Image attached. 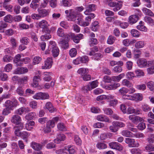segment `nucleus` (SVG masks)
Returning a JSON list of instances; mask_svg holds the SVG:
<instances>
[{
	"mask_svg": "<svg viewBox=\"0 0 154 154\" xmlns=\"http://www.w3.org/2000/svg\"><path fill=\"white\" fill-rule=\"evenodd\" d=\"M12 59V57L8 55H5L3 58V60L5 62H9Z\"/></svg>",
	"mask_w": 154,
	"mask_h": 154,
	"instance_id": "59",
	"label": "nucleus"
},
{
	"mask_svg": "<svg viewBox=\"0 0 154 154\" xmlns=\"http://www.w3.org/2000/svg\"><path fill=\"white\" fill-rule=\"evenodd\" d=\"M147 140L149 143H153L154 142V134H151L149 137H148Z\"/></svg>",
	"mask_w": 154,
	"mask_h": 154,
	"instance_id": "64",
	"label": "nucleus"
},
{
	"mask_svg": "<svg viewBox=\"0 0 154 154\" xmlns=\"http://www.w3.org/2000/svg\"><path fill=\"white\" fill-rule=\"evenodd\" d=\"M148 74H152L154 73V65H152L150 67L147 69Z\"/></svg>",
	"mask_w": 154,
	"mask_h": 154,
	"instance_id": "57",
	"label": "nucleus"
},
{
	"mask_svg": "<svg viewBox=\"0 0 154 154\" xmlns=\"http://www.w3.org/2000/svg\"><path fill=\"white\" fill-rule=\"evenodd\" d=\"M21 55L20 54L17 55L14 60V62L16 64L17 66H20L22 65V61L20 59Z\"/></svg>",
	"mask_w": 154,
	"mask_h": 154,
	"instance_id": "14",
	"label": "nucleus"
},
{
	"mask_svg": "<svg viewBox=\"0 0 154 154\" xmlns=\"http://www.w3.org/2000/svg\"><path fill=\"white\" fill-rule=\"evenodd\" d=\"M129 119L134 123H138L143 120L142 118L135 115H132L129 116Z\"/></svg>",
	"mask_w": 154,
	"mask_h": 154,
	"instance_id": "7",
	"label": "nucleus"
},
{
	"mask_svg": "<svg viewBox=\"0 0 154 154\" xmlns=\"http://www.w3.org/2000/svg\"><path fill=\"white\" fill-rule=\"evenodd\" d=\"M64 151L65 152L67 151L69 154H73L75 151V147L73 146H66L64 148Z\"/></svg>",
	"mask_w": 154,
	"mask_h": 154,
	"instance_id": "18",
	"label": "nucleus"
},
{
	"mask_svg": "<svg viewBox=\"0 0 154 154\" xmlns=\"http://www.w3.org/2000/svg\"><path fill=\"white\" fill-rule=\"evenodd\" d=\"M52 64V59L51 58H48L45 61L44 66H42V69H47L50 68Z\"/></svg>",
	"mask_w": 154,
	"mask_h": 154,
	"instance_id": "10",
	"label": "nucleus"
},
{
	"mask_svg": "<svg viewBox=\"0 0 154 154\" xmlns=\"http://www.w3.org/2000/svg\"><path fill=\"white\" fill-rule=\"evenodd\" d=\"M147 86L151 91L154 90V82L152 81H150L147 83Z\"/></svg>",
	"mask_w": 154,
	"mask_h": 154,
	"instance_id": "54",
	"label": "nucleus"
},
{
	"mask_svg": "<svg viewBox=\"0 0 154 154\" xmlns=\"http://www.w3.org/2000/svg\"><path fill=\"white\" fill-rule=\"evenodd\" d=\"M58 129L61 131H65L66 129L64 124L62 123H58L57 125Z\"/></svg>",
	"mask_w": 154,
	"mask_h": 154,
	"instance_id": "32",
	"label": "nucleus"
},
{
	"mask_svg": "<svg viewBox=\"0 0 154 154\" xmlns=\"http://www.w3.org/2000/svg\"><path fill=\"white\" fill-rule=\"evenodd\" d=\"M116 39V38L114 36L110 35L109 36L107 39V43L109 44H112L114 42Z\"/></svg>",
	"mask_w": 154,
	"mask_h": 154,
	"instance_id": "41",
	"label": "nucleus"
},
{
	"mask_svg": "<svg viewBox=\"0 0 154 154\" xmlns=\"http://www.w3.org/2000/svg\"><path fill=\"white\" fill-rule=\"evenodd\" d=\"M109 129L111 132H116L118 131L119 128L115 122H112V125L110 126Z\"/></svg>",
	"mask_w": 154,
	"mask_h": 154,
	"instance_id": "26",
	"label": "nucleus"
},
{
	"mask_svg": "<svg viewBox=\"0 0 154 154\" xmlns=\"http://www.w3.org/2000/svg\"><path fill=\"white\" fill-rule=\"evenodd\" d=\"M110 134V133H102L100 135V138L102 140L106 139L108 138H109Z\"/></svg>",
	"mask_w": 154,
	"mask_h": 154,
	"instance_id": "43",
	"label": "nucleus"
},
{
	"mask_svg": "<svg viewBox=\"0 0 154 154\" xmlns=\"http://www.w3.org/2000/svg\"><path fill=\"white\" fill-rule=\"evenodd\" d=\"M104 111L105 114L107 115H110L113 113L112 110L109 108H106L104 109Z\"/></svg>",
	"mask_w": 154,
	"mask_h": 154,
	"instance_id": "61",
	"label": "nucleus"
},
{
	"mask_svg": "<svg viewBox=\"0 0 154 154\" xmlns=\"http://www.w3.org/2000/svg\"><path fill=\"white\" fill-rule=\"evenodd\" d=\"M122 84L123 85L126 86L128 87H131L132 85L131 83L127 79H124L122 81Z\"/></svg>",
	"mask_w": 154,
	"mask_h": 154,
	"instance_id": "42",
	"label": "nucleus"
},
{
	"mask_svg": "<svg viewBox=\"0 0 154 154\" xmlns=\"http://www.w3.org/2000/svg\"><path fill=\"white\" fill-rule=\"evenodd\" d=\"M45 33V34L42 35L41 37V39L42 41H45L46 40H48L51 38V36L50 35V32H43Z\"/></svg>",
	"mask_w": 154,
	"mask_h": 154,
	"instance_id": "27",
	"label": "nucleus"
},
{
	"mask_svg": "<svg viewBox=\"0 0 154 154\" xmlns=\"http://www.w3.org/2000/svg\"><path fill=\"white\" fill-rule=\"evenodd\" d=\"M69 55L71 57L75 56L77 54V51L75 48H72L69 51Z\"/></svg>",
	"mask_w": 154,
	"mask_h": 154,
	"instance_id": "45",
	"label": "nucleus"
},
{
	"mask_svg": "<svg viewBox=\"0 0 154 154\" xmlns=\"http://www.w3.org/2000/svg\"><path fill=\"white\" fill-rule=\"evenodd\" d=\"M65 138L66 136L64 135L61 134H57V138L54 140V142L55 143H59L60 141L65 140Z\"/></svg>",
	"mask_w": 154,
	"mask_h": 154,
	"instance_id": "12",
	"label": "nucleus"
},
{
	"mask_svg": "<svg viewBox=\"0 0 154 154\" xmlns=\"http://www.w3.org/2000/svg\"><path fill=\"white\" fill-rule=\"evenodd\" d=\"M82 89L84 93H87L88 91L91 90V88H90L89 85L88 84V85L83 87L82 88Z\"/></svg>",
	"mask_w": 154,
	"mask_h": 154,
	"instance_id": "55",
	"label": "nucleus"
},
{
	"mask_svg": "<svg viewBox=\"0 0 154 154\" xmlns=\"http://www.w3.org/2000/svg\"><path fill=\"white\" fill-rule=\"evenodd\" d=\"M143 11L146 15H149L151 17H153L154 16V14L150 10L146 8H143Z\"/></svg>",
	"mask_w": 154,
	"mask_h": 154,
	"instance_id": "30",
	"label": "nucleus"
},
{
	"mask_svg": "<svg viewBox=\"0 0 154 154\" xmlns=\"http://www.w3.org/2000/svg\"><path fill=\"white\" fill-rule=\"evenodd\" d=\"M147 63L146 60L143 59H139L137 61V64L140 67L147 66Z\"/></svg>",
	"mask_w": 154,
	"mask_h": 154,
	"instance_id": "15",
	"label": "nucleus"
},
{
	"mask_svg": "<svg viewBox=\"0 0 154 154\" xmlns=\"http://www.w3.org/2000/svg\"><path fill=\"white\" fill-rule=\"evenodd\" d=\"M59 119V118L56 117L54 118L52 120H49L46 124V125L51 128L54 127L55 123L57 122Z\"/></svg>",
	"mask_w": 154,
	"mask_h": 154,
	"instance_id": "13",
	"label": "nucleus"
},
{
	"mask_svg": "<svg viewBox=\"0 0 154 154\" xmlns=\"http://www.w3.org/2000/svg\"><path fill=\"white\" fill-rule=\"evenodd\" d=\"M89 45L90 46H92L94 45H96L98 43V41L96 38H91L90 39Z\"/></svg>",
	"mask_w": 154,
	"mask_h": 154,
	"instance_id": "48",
	"label": "nucleus"
},
{
	"mask_svg": "<svg viewBox=\"0 0 154 154\" xmlns=\"http://www.w3.org/2000/svg\"><path fill=\"white\" fill-rule=\"evenodd\" d=\"M41 60L42 59L40 57L36 56L33 59V63L35 64H38L39 63Z\"/></svg>",
	"mask_w": 154,
	"mask_h": 154,
	"instance_id": "58",
	"label": "nucleus"
},
{
	"mask_svg": "<svg viewBox=\"0 0 154 154\" xmlns=\"http://www.w3.org/2000/svg\"><path fill=\"white\" fill-rule=\"evenodd\" d=\"M44 108L48 109L51 112H52L56 111V109L53 107L52 103L50 102L47 103Z\"/></svg>",
	"mask_w": 154,
	"mask_h": 154,
	"instance_id": "16",
	"label": "nucleus"
},
{
	"mask_svg": "<svg viewBox=\"0 0 154 154\" xmlns=\"http://www.w3.org/2000/svg\"><path fill=\"white\" fill-rule=\"evenodd\" d=\"M96 5L93 4L86 5L85 8L86 10L84 12L85 14L89 16L91 14H94L93 13L90 14V13L96 10Z\"/></svg>",
	"mask_w": 154,
	"mask_h": 154,
	"instance_id": "5",
	"label": "nucleus"
},
{
	"mask_svg": "<svg viewBox=\"0 0 154 154\" xmlns=\"http://www.w3.org/2000/svg\"><path fill=\"white\" fill-rule=\"evenodd\" d=\"M62 2L63 5L65 7H69L71 5V0H63Z\"/></svg>",
	"mask_w": 154,
	"mask_h": 154,
	"instance_id": "52",
	"label": "nucleus"
},
{
	"mask_svg": "<svg viewBox=\"0 0 154 154\" xmlns=\"http://www.w3.org/2000/svg\"><path fill=\"white\" fill-rule=\"evenodd\" d=\"M98 82L97 81H93L88 84L91 90L96 88L98 85Z\"/></svg>",
	"mask_w": 154,
	"mask_h": 154,
	"instance_id": "40",
	"label": "nucleus"
},
{
	"mask_svg": "<svg viewBox=\"0 0 154 154\" xmlns=\"http://www.w3.org/2000/svg\"><path fill=\"white\" fill-rule=\"evenodd\" d=\"M133 97L135 98L134 100H138L141 101L143 99L142 95L140 93L135 94L134 95Z\"/></svg>",
	"mask_w": 154,
	"mask_h": 154,
	"instance_id": "35",
	"label": "nucleus"
},
{
	"mask_svg": "<svg viewBox=\"0 0 154 154\" xmlns=\"http://www.w3.org/2000/svg\"><path fill=\"white\" fill-rule=\"evenodd\" d=\"M21 121V118L20 116L17 115H13L11 118V122L14 123L18 125L20 123Z\"/></svg>",
	"mask_w": 154,
	"mask_h": 154,
	"instance_id": "9",
	"label": "nucleus"
},
{
	"mask_svg": "<svg viewBox=\"0 0 154 154\" xmlns=\"http://www.w3.org/2000/svg\"><path fill=\"white\" fill-rule=\"evenodd\" d=\"M3 6L7 11L10 12L12 11V6L11 5H8V4H3Z\"/></svg>",
	"mask_w": 154,
	"mask_h": 154,
	"instance_id": "53",
	"label": "nucleus"
},
{
	"mask_svg": "<svg viewBox=\"0 0 154 154\" xmlns=\"http://www.w3.org/2000/svg\"><path fill=\"white\" fill-rule=\"evenodd\" d=\"M73 41L75 43H78L79 42L80 40L83 38V35L82 34H79L77 35H75L73 33L70 34Z\"/></svg>",
	"mask_w": 154,
	"mask_h": 154,
	"instance_id": "8",
	"label": "nucleus"
},
{
	"mask_svg": "<svg viewBox=\"0 0 154 154\" xmlns=\"http://www.w3.org/2000/svg\"><path fill=\"white\" fill-rule=\"evenodd\" d=\"M18 104V102L16 99L13 100L12 101L7 100L5 103V107L8 109L13 110V107H15Z\"/></svg>",
	"mask_w": 154,
	"mask_h": 154,
	"instance_id": "3",
	"label": "nucleus"
},
{
	"mask_svg": "<svg viewBox=\"0 0 154 154\" xmlns=\"http://www.w3.org/2000/svg\"><path fill=\"white\" fill-rule=\"evenodd\" d=\"M144 20L145 21L148 23L153 24L154 23L153 20L150 17L146 16L144 18Z\"/></svg>",
	"mask_w": 154,
	"mask_h": 154,
	"instance_id": "46",
	"label": "nucleus"
},
{
	"mask_svg": "<svg viewBox=\"0 0 154 154\" xmlns=\"http://www.w3.org/2000/svg\"><path fill=\"white\" fill-rule=\"evenodd\" d=\"M137 28L138 29L142 31L146 32L147 30L146 28L142 24L138 25L137 26Z\"/></svg>",
	"mask_w": 154,
	"mask_h": 154,
	"instance_id": "50",
	"label": "nucleus"
},
{
	"mask_svg": "<svg viewBox=\"0 0 154 154\" xmlns=\"http://www.w3.org/2000/svg\"><path fill=\"white\" fill-rule=\"evenodd\" d=\"M128 92V88L123 87L119 90V93L123 95L127 93Z\"/></svg>",
	"mask_w": 154,
	"mask_h": 154,
	"instance_id": "47",
	"label": "nucleus"
},
{
	"mask_svg": "<svg viewBox=\"0 0 154 154\" xmlns=\"http://www.w3.org/2000/svg\"><path fill=\"white\" fill-rule=\"evenodd\" d=\"M31 146L32 148L36 151H39L42 148V146L41 144L34 142L32 143Z\"/></svg>",
	"mask_w": 154,
	"mask_h": 154,
	"instance_id": "19",
	"label": "nucleus"
},
{
	"mask_svg": "<svg viewBox=\"0 0 154 154\" xmlns=\"http://www.w3.org/2000/svg\"><path fill=\"white\" fill-rule=\"evenodd\" d=\"M97 120L102 122H109V120L108 118L104 115H100L97 116Z\"/></svg>",
	"mask_w": 154,
	"mask_h": 154,
	"instance_id": "20",
	"label": "nucleus"
},
{
	"mask_svg": "<svg viewBox=\"0 0 154 154\" xmlns=\"http://www.w3.org/2000/svg\"><path fill=\"white\" fill-rule=\"evenodd\" d=\"M122 98L124 99H128L131 100H134V98L133 96L128 94H125L122 95Z\"/></svg>",
	"mask_w": 154,
	"mask_h": 154,
	"instance_id": "51",
	"label": "nucleus"
},
{
	"mask_svg": "<svg viewBox=\"0 0 154 154\" xmlns=\"http://www.w3.org/2000/svg\"><path fill=\"white\" fill-rule=\"evenodd\" d=\"M59 43L61 45V46L62 48L66 49L69 47L68 42L64 40H62L60 41Z\"/></svg>",
	"mask_w": 154,
	"mask_h": 154,
	"instance_id": "28",
	"label": "nucleus"
},
{
	"mask_svg": "<svg viewBox=\"0 0 154 154\" xmlns=\"http://www.w3.org/2000/svg\"><path fill=\"white\" fill-rule=\"evenodd\" d=\"M78 73L81 75V76L88 73V69L86 68H81L77 71Z\"/></svg>",
	"mask_w": 154,
	"mask_h": 154,
	"instance_id": "24",
	"label": "nucleus"
},
{
	"mask_svg": "<svg viewBox=\"0 0 154 154\" xmlns=\"http://www.w3.org/2000/svg\"><path fill=\"white\" fill-rule=\"evenodd\" d=\"M134 57L135 58H138L141 54V51L138 49H136L134 51Z\"/></svg>",
	"mask_w": 154,
	"mask_h": 154,
	"instance_id": "44",
	"label": "nucleus"
},
{
	"mask_svg": "<svg viewBox=\"0 0 154 154\" xmlns=\"http://www.w3.org/2000/svg\"><path fill=\"white\" fill-rule=\"evenodd\" d=\"M122 134L127 137H131L132 136V134L131 132L127 130H123L122 131Z\"/></svg>",
	"mask_w": 154,
	"mask_h": 154,
	"instance_id": "34",
	"label": "nucleus"
},
{
	"mask_svg": "<svg viewBox=\"0 0 154 154\" xmlns=\"http://www.w3.org/2000/svg\"><path fill=\"white\" fill-rule=\"evenodd\" d=\"M125 142L128 144L129 147H138L139 146V143L135 141L134 139L130 138H126L125 140Z\"/></svg>",
	"mask_w": 154,
	"mask_h": 154,
	"instance_id": "4",
	"label": "nucleus"
},
{
	"mask_svg": "<svg viewBox=\"0 0 154 154\" xmlns=\"http://www.w3.org/2000/svg\"><path fill=\"white\" fill-rule=\"evenodd\" d=\"M125 76V74L122 73L118 76H112V81L114 82H118L120 81L121 79L123 78Z\"/></svg>",
	"mask_w": 154,
	"mask_h": 154,
	"instance_id": "21",
	"label": "nucleus"
},
{
	"mask_svg": "<svg viewBox=\"0 0 154 154\" xmlns=\"http://www.w3.org/2000/svg\"><path fill=\"white\" fill-rule=\"evenodd\" d=\"M144 42L142 41H139L137 42L135 44V47L137 48H141L144 46Z\"/></svg>",
	"mask_w": 154,
	"mask_h": 154,
	"instance_id": "39",
	"label": "nucleus"
},
{
	"mask_svg": "<svg viewBox=\"0 0 154 154\" xmlns=\"http://www.w3.org/2000/svg\"><path fill=\"white\" fill-rule=\"evenodd\" d=\"M52 50V54L54 57H57L59 54V50L57 47V46L54 47Z\"/></svg>",
	"mask_w": 154,
	"mask_h": 154,
	"instance_id": "25",
	"label": "nucleus"
},
{
	"mask_svg": "<svg viewBox=\"0 0 154 154\" xmlns=\"http://www.w3.org/2000/svg\"><path fill=\"white\" fill-rule=\"evenodd\" d=\"M49 98L48 94L45 93L39 92L37 93L34 96V98L36 99L44 100L48 99Z\"/></svg>",
	"mask_w": 154,
	"mask_h": 154,
	"instance_id": "6",
	"label": "nucleus"
},
{
	"mask_svg": "<svg viewBox=\"0 0 154 154\" xmlns=\"http://www.w3.org/2000/svg\"><path fill=\"white\" fill-rule=\"evenodd\" d=\"M131 152L132 154H140V150L139 149L134 148L131 149Z\"/></svg>",
	"mask_w": 154,
	"mask_h": 154,
	"instance_id": "63",
	"label": "nucleus"
},
{
	"mask_svg": "<svg viewBox=\"0 0 154 154\" xmlns=\"http://www.w3.org/2000/svg\"><path fill=\"white\" fill-rule=\"evenodd\" d=\"M131 33L133 37H138L140 36L139 32L136 29H133L131 30Z\"/></svg>",
	"mask_w": 154,
	"mask_h": 154,
	"instance_id": "36",
	"label": "nucleus"
},
{
	"mask_svg": "<svg viewBox=\"0 0 154 154\" xmlns=\"http://www.w3.org/2000/svg\"><path fill=\"white\" fill-rule=\"evenodd\" d=\"M145 149L149 152L154 151V146L151 143L145 147Z\"/></svg>",
	"mask_w": 154,
	"mask_h": 154,
	"instance_id": "37",
	"label": "nucleus"
},
{
	"mask_svg": "<svg viewBox=\"0 0 154 154\" xmlns=\"http://www.w3.org/2000/svg\"><path fill=\"white\" fill-rule=\"evenodd\" d=\"M104 126V124L101 122H97L95 123L94 125V127L95 128H100L103 127Z\"/></svg>",
	"mask_w": 154,
	"mask_h": 154,
	"instance_id": "60",
	"label": "nucleus"
},
{
	"mask_svg": "<svg viewBox=\"0 0 154 154\" xmlns=\"http://www.w3.org/2000/svg\"><path fill=\"white\" fill-rule=\"evenodd\" d=\"M112 71L116 73L121 72L122 71V67L119 66H117L114 67L112 69Z\"/></svg>",
	"mask_w": 154,
	"mask_h": 154,
	"instance_id": "31",
	"label": "nucleus"
},
{
	"mask_svg": "<svg viewBox=\"0 0 154 154\" xmlns=\"http://www.w3.org/2000/svg\"><path fill=\"white\" fill-rule=\"evenodd\" d=\"M38 11L41 17H45L48 14V11L45 9L38 8Z\"/></svg>",
	"mask_w": 154,
	"mask_h": 154,
	"instance_id": "23",
	"label": "nucleus"
},
{
	"mask_svg": "<svg viewBox=\"0 0 154 154\" xmlns=\"http://www.w3.org/2000/svg\"><path fill=\"white\" fill-rule=\"evenodd\" d=\"M38 25L39 27L42 29V32H51V30L48 27L49 24L45 20H42L40 21Z\"/></svg>",
	"mask_w": 154,
	"mask_h": 154,
	"instance_id": "2",
	"label": "nucleus"
},
{
	"mask_svg": "<svg viewBox=\"0 0 154 154\" xmlns=\"http://www.w3.org/2000/svg\"><path fill=\"white\" fill-rule=\"evenodd\" d=\"M35 125V122L32 121H29L26 125V128L28 131L31 130L33 128V126Z\"/></svg>",
	"mask_w": 154,
	"mask_h": 154,
	"instance_id": "22",
	"label": "nucleus"
},
{
	"mask_svg": "<svg viewBox=\"0 0 154 154\" xmlns=\"http://www.w3.org/2000/svg\"><path fill=\"white\" fill-rule=\"evenodd\" d=\"M36 115L34 112H31L27 114L25 117V119L27 120H31L33 119L35 116Z\"/></svg>",
	"mask_w": 154,
	"mask_h": 154,
	"instance_id": "29",
	"label": "nucleus"
},
{
	"mask_svg": "<svg viewBox=\"0 0 154 154\" xmlns=\"http://www.w3.org/2000/svg\"><path fill=\"white\" fill-rule=\"evenodd\" d=\"M28 71V69L25 67H21L18 68L14 71V73L15 74H24Z\"/></svg>",
	"mask_w": 154,
	"mask_h": 154,
	"instance_id": "11",
	"label": "nucleus"
},
{
	"mask_svg": "<svg viewBox=\"0 0 154 154\" xmlns=\"http://www.w3.org/2000/svg\"><path fill=\"white\" fill-rule=\"evenodd\" d=\"M57 35L60 37H63L65 35L63 30L61 28H59L57 30Z\"/></svg>",
	"mask_w": 154,
	"mask_h": 154,
	"instance_id": "38",
	"label": "nucleus"
},
{
	"mask_svg": "<svg viewBox=\"0 0 154 154\" xmlns=\"http://www.w3.org/2000/svg\"><path fill=\"white\" fill-rule=\"evenodd\" d=\"M103 81L105 82L110 83L112 81V78H111L108 76L105 75L103 79Z\"/></svg>",
	"mask_w": 154,
	"mask_h": 154,
	"instance_id": "62",
	"label": "nucleus"
},
{
	"mask_svg": "<svg viewBox=\"0 0 154 154\" xmlns=\"http://www.w3.org/2000/svg\"><path fill=\"white\" fill-rule=\"evenodd\" d=\"M81 78H82L85 81H88L91 79V76L88 73L82 75L81 76Z\"/></svg>",
	"mask_w": 154,
	"mask_h": 154,
	"instance_id": "49",
	"label": "nucleus"
},
{
	"mask_svg": "<svg viewBox=\"0 0 154 154\" xmlns=\"http://www.w3.org/2000/svg\"><path fill=\"white\" fill-rule=\"evenodd\" d=\"M95 17L94 14H91L89 16L86 17L85 18V21H84L83 16L80 14H76L72 12H70L69 17L70 20L72 21H75L80 26L86 27L89 25L91 19Z\"/></svg>",
	"mask_w": 154,
	"mask_h": 154,
	"instance_id": "1",
	"label": "nucleus"
},
{
	"mask_svg": "<svg viewBox=\"0 0 154 154\" xmlns=\"http://www.w3.org/2000/svg\"><path fill=\"white\" fill-rule=\"evenodd\" d=\"M16 92L17 94L20 95L22 96L24 94V90L22 86H19L16 90Z\"/></svg>",
	"mask_w": 154,
	"mask_h": 154,
	"instance_id": "33",
	"label": "nucleus"
},
{
	"mask_svg": "<svg viewBox=\"0 0 154 154\" xmlns=\"http://www.w3.org/2000/svg\"><path fill=\"white\" fill-rule=\"evenodd\" d=\"M138 16L136 15H133L129 16V22L131 24L136 23L138 20Z\"/></svg>",
	"mask_w": 154,
	"mask_h": 154,
	"instance_id": "17",
	"label": "nucleus"
},
{
	"mask_svg": "<svg viewBox=\"0 0 154 154\" xmlns=\"http://www.w3.org/2000/svg\"><path fill=\"white\" fill-rule=\"evenodd\" d=\"M106 146V145L103 143H99L97 145V147L100 149H105Z\"/></svg>",
	"mask_w": 154,
	"mask_h": 154,
	"instance_id": "56",
	"label": "nucleus"
}]
</instances>
